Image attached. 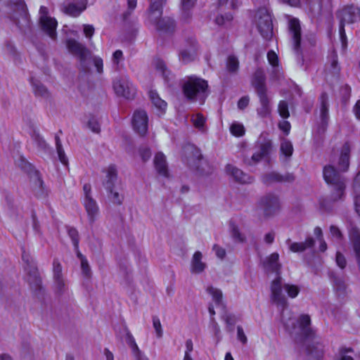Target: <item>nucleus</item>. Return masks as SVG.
Instances as JSON below:
<instances>
[{
  "mask_svg": "<svg viewBox=\"0 0 360 360\" xmlns=\"http://www.w3.org/2000/svg\"><path fill=\"white\" fill-rule=\"evenodd\" d=\"M354 147L353 142L346 141L339 149V155L336 162L337 168L332 165H327L323 169V176L328 185L345 181L346 179L341 172L349 170L351 152Z\"/></svg>",
  "mask_w": 360,
  "mask_h": 360,
  "instance_id": "obj_1",
  "label": "nucleus"
},
{
  "mask_svg": "<svg viewBox=\"0 0 360 360\" xmlns=\"http://www.w3.org/2000/svg\"><path fill=\"white\" fill-rule=\"evenodd\" d=\"M181 86L184 96L191 102L198 101L203 104L210 94L207 81L195 75L184 77L181 81Z\"/></svg>",
  "mask_w": 360,
  "mask_h": 360,
  "instance_id": "obj_2",
  "label": "nucleus"
},
{
  "mask_svg": "<svg viewBox=\"0 0 360 360\" xmlns=\"http://www.w3.org/2000/svg\"><path fill=\"white\" fill-rule=\"evenodd\" d=\"M251 84L256 91L260 104L257 109V115L262 118L269 117L271 112V106L267 94L266 75L262 68H259L255 71L252 76Z\"/></svg>",
  "mask_w": 360,
  "mask_h": 360,
  "instance_id": "obj_3",
  "label": "nucleus"
},
{
  "mask_svg": "<svg viewBox=\"0 0 360 360\" xmlns=\"http://www.w3.org/2000/svg\"><path fill=\"white\" fill-rule=\"evenodd\" d=\"M271 297L273 302L281 310L287 308L288 305L286 297L283 294L285 290L290 298H295L300 288L294 284L283 283L281 276H276L271 283Z\"/></svg>",
  "mask_w": 360,
  "mask_h": 360,
  "instance_id": "obj_4",
  "label": "nucleus"
},
{
  "mask_svg": "<svg viewBox=\"0 0 360 360\" xmlns=\"http://www.w3.org/2000/svg\"><path fill=\"white\" fill-rule=\"evenodd\" d=\"M117 180V170L114 165H110L107 169L106 179L103 182L108 198L115 205H120L124 200V195L120 193L115 188Z\"/></svg>",
  "mask_w": 360,
  "mask_h": 360,
  "instance_id": "obj_5",
  "label": "nucleus"
},
{
  "mask_svg": "<svg viewBox=\"0 0 360 360\" xmlns=\"http://www.w3.org/2000/svg\"><path fill=\"white\" fill-rule=\"evenodd\" d=\"M257 27L262 37L266 40H271L274 31L271 15L266 8H259L255 14Z\"/></svg>",
  "mask_w": 360,
  "mask_h": 360,
  "instance_id": "obj_6",
  "label": "nucleus"
},
{
  "mask_svg": "<svg viewBox=\"0 0 360 360\" xmlns=\"http://www.w3.org/2000/svg\"><path fill=\"white\" fill-rule=\"evenodd\" d=\"M199 44L193 35H189L184 39L183 44L179 51V59L187 64L194 61L198 55Z\"/></svg>",
  "mask_w": 360,
  "mask_h": 360,
  "instance_id": "obj_7",
  "label": "nucleus"
},
{
  "mask_svg": "<svg viewBox=\"0 0 360 360\" xmlns=\"http://www.w3.org/2000/svg\"><path fill=\"white\" fill-rule=\"evenodd\" d=\"M340 24H352L360 20V8L354 4L344 5L335 13Z\"/></svg>",
  "mask_w": 360,
  "mask_h": 360,
  "instance_id": "obj_8",
  "label": "nucleus"
},
{
  "mask_svg": "<svg viewBox=\"0 0 360 360\" xmlns=\"http://www.w3.org/2000/svg\"><path fill=\"white\" fill-rule=\"evenodd\" d=\"M151 13L148 12V20L155 27L157 31L164 34H173L176 29L175 20L170 17L162 18V15L154 13L153 18Z\"/></svg>",
  "mask_w": 360,
  "mask_h": 360,
  "instance_id": "obj_9",
  "label": "nucleus"
},
{
  "mask_svg": "<svg viewBox=\"0 0 360 360\" xmlns=\"http://www.w3.org/2000/svg\"><path fill=\"white\" fill-rule=\"evenodd\" d=\"M22 259L27 265L25 269L27 272V281L30 287L34 290H40L41 287V280L39 275L36 263L28 255H26L25 252H23L22 255Z\"/></svg>",
  "mask_w": 360,
  "mask_h": 360,
  "instance_id": "obj_10",
  "label": "nucleus"
},
{
  "mask_svg": "<svg viewBox=\"0 0 360 360\" xmlns=\"http://www.w3.org/2000/svg\"><path fill=\"white\" fill-rule=\"evenodd\" d=\"M288 35L294 51L298 56L302 58L301 49V26L298 19L292 18L289 20Z\"/></svg>",
  "mask_w": 360,
  "mask_h": 360,
  "instance_id": "obj_11",
  "label": "nucleus"
},
{
  "mask_svg": "<svg viewBox=\"0 0 360 360\" xmlns=\"http://www.w3.org/2000/svg\"><path fill=\"white\" fill-rule=\"evenodd\" d=\"M12 21L21 30L25 31L30 27V19L26 5L20 2L15 5L14 13L11 17Z\"/></svg>",
  "mask_w": 360,
  "mask_h": 360,
  "instance_id": "obj_12",
  "label": "nucleus"
},
{
  "mask_svg": "<svg viewBox=\"0 0 360 360\" xmlns=\"http://www.w3.org/2000/svg\"><path fill=\"white\" fill-rule=\"evenodd\" d=\"M320 121L317 125V133L324 135L329 122V102L327 93L323 92L320 96Z\"/></svg>",
  "mask_w": 360,
  "mask_h": 360,
  "instance_id": "obj_13",
  "label": "nucleus"
},
{
  "mask_svg": "<svg viewBox=\"0 0 360 360\" xmlns=\"http://www.w3.org/2000/svg\"><path fill=\"white\" fill-rule=\"evenodd\" d=\"M40 14V24L41 29L52 39H56V27L58 22L53 18L49 17V10L44 6H41L39 8Z\"/></svg>",
  "mask_w": 360,
  "mask_h": 360,
  "instance_id": "obj_14",
  "label": "nucleus"
},
{
  "mask_svg": "<svg viewBox=\"0 0 360 360\" xmlns=\"http://www.w3.org/2000/svg\"><path fill=\"white\" fill-rule=\"evenodd\" d=\"M259 205L266 217L275 214L281 208L278 197L273 193L264 195L260 199Z\"/></svg>",
  "mask_w": 360,
  "mask_h": 360,
  "instance_id": "obj_15",
  "label": "nucleus"
},
{
  "mask_svg": "<svg viewBox=\"0 0 360 360\" xmlns=\"http://www.w3.org/2000/svg\"><path fill=\"white\" fill-rule=\"evenodd\" d=\"M148 118L145 110H137L132 117V126L134 131L141 136H144L148 132Z\"/></svg>",
  "mask_w": 360,
  "mask_h": 360,
  "instance_id": "obj_16",
  "label": "nucleus"
},
{
  "mask_svg": "<svg viewBox=\"0 0 360 360\" xmlns=\"http://www.w3.org/2000/svg\"><path fill=\"white\" fill-rule=\"evenodd\" d=\"M67 48L70 53L79 60L81 63H84L87 56L90 54L89 50L85 45L74 39H70L67 41Z\"/></svg>",
  "mask_w": 360,
  "mask_h": 360,
  "instance_id": "obj_17",
  "label": "nucleus"
},
{
  "mask_svg": "<svg viewBox=\"0 0 360 360\" xmlns=\"http://www.w3.org/2000/svg\"><path fill=\"white\" fill-rule=\"evenodd\" d=\"M295 179V176L292 173L281 174L276 172H271L262 176V181L266 185H269L273 183H290L294 181Z\"/></svg>",
  "mask_w": 360,
  "mask_h": 360,
  "instance_id": "obj_18",
  "label": "nucleus"
},
{
  "mask_svg": "<svg viewBox=\"0 0 360 360\" xmlns=\"http://www.w3.org/2000/svg\"><path fill=\"white\" fill-rule=\"evenodd\" d=\"M87 0H73L72 2L61 6V11L65 14L78 17L86 8Z\"/></svg>",
  "mask_w": 360,
  "mask_h": 360,
  "instance_id": "obj_19",
  "label": "nucleus"
},
{
  "mask_svg": "<svg viewBox=\"0 0 360 360\" xmlns=\"http://www.w3.org/2000/svg\"><path fill=\"white\" fill-rule=\"evenodd\" d=\"M262 265L266 272L275 273L277 276H281L282 265L279 262V255L277 252H274L267 257Z\"/></svg>",
  "mask_w": 360,
  "mask_h": 360,
  "instance_id": "obj_20",
  "label": "nucleus"
},
{
  "mask_svg": "<svg viewBox=\"0 0 360 360\" xmlns=\"http://www.w3.org/2000/svg\"><path fill=\"white\" fill-rule=\"evenodd\" d=\"M226 172L228 174L231 175L236 181L241 184H251L254 181L252 176L231 164H228L226 166Z\"/></svg>",
  "mask_w": 360,
  "mask_h": 360,
  "instance_id": "obj_21",
  "label": "nucleus"
},
{
  "mask_svg": "<svg viewBox=\"0 0 360 360\" xmlns=\"http://www.w3.org/2000/svg\"><path fill=\"white\" fill-rule=\"evenodd\" d=\"M53 277L57 292H63L65 285L62 274V265L58 259L53 261Z\"/></svg>",
  "mask_w": 360,
  "mask_h": 360,
  "instance_id": "obj_22",
  "label": "nucleus"
},
{
  "mask_svg": "<svg viewBox=\"0 0 360 360\" xmlns=\"http://www.w3.org/2000/svg\"><path fill=\"white\" fill-rule=\"evenodd\" d=\"M328 276L332 281L334 290L338 296L345 295L347 290V284L344 276L338 274L333 271L328 272Z\"/></svg>",
  "mask_w": 360,
  "mask_h": 360,
  "instance_id": "obj_23",
  "label": "nucleus"
},
{
  "mask_svg": "<svg viewBox=\"0 0 360 360\" xmlns=\"http://www.w3.org/2000/svg\"><path fill=\"white\" fill-rule=\"evenodd\" d=\"M113 88L117 95L122 96L127 99L133 98L135 96V90L132 86L123 79H117L113 83Z\"/></svg>",
  "mask_w": 360,
  "mask_h": 360,
  "instance_id": "obj_24",
  "label": "nucleus"
},
{
  "mask_svg": "<svg viewBox=\"0 0 360 360\" xmlns=\"http://www.w3.org/2000/svg\"><path fill=\"white\" fill-rule=\"evenodd\" d=\"M153 163L155 170L160 175L166 178L169 177V174L166 157L162 153L158 152L155 154Z\"/></svg>",
  "mask_w": 360,
  "mask_h": 360,
  "instance_id": "obj_25",
  "label": "nucleus"
},
{
  "mask_svg": "<svg viewBox=\"0 0 360 360\" xmlns=\"http://www.w3.org/2000/svg\"><path fill=\"white\" fill-rule=\"evenodd\" d=\"M285 243L288 245L290 251L293 252H302L307 249L313 248L315 244V240L312 237H308L304 242L292 243L291 240L288 238Z\"/></svg>",
  "mask_w": 360,
  "mask_h": 360,
  "instance_id": "obj_26",
  "label": "nucleus"
},
{
  "mask_svg": "<svg viewBox=\"0 0 360 360\" xmlns=\"http://www.w3.org/2000/svg\"><path fill=\"white\" fill-rule=\"evenodd\" d=\"M84 206L87 212L90 223H94L99 212L96 201L92 197L87 196V198L84 199Z\"/></svg>",
  "mask_w": 360,
  "mask_h": 360,
  "instance_id": "obj_27",
  "label": "nucleus"
},
{
  "mask_svg": "<svg viewBox=\"0 0 360 360\" xmlns=\"http://www.w3.org/2000/svg\"><path fill=\"white\" fill-rule=\"evenodd\" d=\"M298 322L300 327L301 334L306 339L311 338L314 336V331L310 328V316L307 314H302L299 317Z\"/></svg>",
  "mask_w": 360,
  "mask_h": 360,
  "instance_id": "obj_28",
  "label": "nucleus"
},
{
  "mask_svg": "<svg viewBox=\"0 0 360 360\" xmlns=\"http://www.w3.org/2000/svg\"><path fill=\"white\" fill-rule=\"evenodd\" d=\"M332 188L330 199L333 202L343 200L345 197L346 181L330 185Z\"/></svg>",
  "mask_w": 360,
  "mask_h": 360,
  "instance_id": "obj_29",
  "label": "nucleus"
},
{
  "mask_svg": "<svg viewBox=\"0 0 360 360\" xmlns=\"http://www.w3.org/2000/svg\"><path fill=\"white\" fill-rule=\"evenodd\" d=\"M202 255L200 251H196L191 260V272L193 274H200L206 268L205 263L202 262Z\"/></svg>",
  "mask_w": 360,
  "mask_h": 360,
  "instance_id": "obj_30",
  "label": "nucleus"
},
{
  "mask_svg": "<svg viewBox=\"0 0 360 360\" xmlns=\"http://www.w3.org/2000/svg\"><path fill=\"white\" fill-rule=\"evenodd\" d=\"M257 143L259 149V151L265 158L268 157L273 150L271 141L266 137L261 136L257 141Z\"/></svg>",
  "mask_w": 360,
  "mask_h": 360,
  "instance_id": "obj_31",
  "label": "nucleus"
},
{
  "mask_svg": "<svg viewBox=\"0 0 360 360\" xmlns=\"http://www.w3.org/2000/svg\"><path fill=\"white\" fill-rule=\"evenodd\" d=\"M349 238L352 243L354 250L360 248V230L354 224H350L348 230Z\"/></svg>",
  "mask_w": 360,
  "mask_h": 360,
  "instance_id": "obj_32",
  "label": "nucleus"
},
{
  "mask_svg": "<svg viewBox=\"0 0 360 360\" xmlns=\"http://www.w3.org/2000/svg\"><path fill=\"white\" fill-rule=\"evenodd\" d=\"M31 84L35 96L45 98H48L49 97L50 94L48 89L39 81L32 78L31 79Z\"/></svg>",
  "mask_w": 360,
  "mask_h": 360,
  "instance_id": "obj_33",
  "label": "nucleus"
},
{
  "mask_svg": "<svg viewBox=\"0 0 360 360\" xmlns=\"http://www.w3.org/2000/svg\"><path fill=\"white\" fill-rule=\"evenodd\" d=\"M226 70L231 75H236L239 70V60L234 55H230L226 60Z\"/></svg>",
  "mask_w": 360,
  "mask_h": 360,
  "instance_id": "obj_34",
  "label": "nucleus"
},
{
  "mask_svg": "<svg viewBox=\"0 0 360 360\" xmlns=\"http://www.w3.org/2000/svg\"><path fill=\"white\" fill-rule=\"evenodd\" d=\"M149 96L154 106L161 112H165L167 104L164 100L160 98L158 93L155 91L151 90L149 92Z\"/></svg>",
  "mask_w": 360,
  "mask_h": 360,
  "instance_id": "obj_35",
  "label": "nucleus"
},
{
  "mask_svg": "<svg viewBox=\"0 0 360 360\" xmlns=\"http://www.w3.org/2000/svg\"><path fill=\"white\" fill-rule=\"evenodd\" d=\"M197 0H181V15L184 20H188L191 17V10L193 8Z\"/></svg>",
  "mask_w": 360,
  "mask_h": 360,
  "instance_id": "obj_36",
  "label": "nucleus"
},
{
  "mask_svg": "<svg viewBox=\"0 0 360 360\" xmlns=\"http://www.w3.org/2000/svg\"><path fill=\"white\" fill-rule=\"evenodd\" d=\"M267 59L269 64L273 67V74L276 79L280 77V72L278 68V57L277 54L272 50L267 53Z\"/></svg>",
  "mask_w": 360,
  "mask_h": 360,
  "instance_id": "obj_37",
  "label": "nucleus"
},
{
  "mask_svg": "<svg viewBox=\"0 0 360 360\" xmlns=\"http://www.w3.org/2000/svg\"><path fill=\"white\" fill-rule=\"evenodd\" d=\"M167 0H150V6L148 12L151 13V17H154V13L158 15L162 14V8L164 4H166Z\"/></svg>",
  "mask_w": 360,
  "mask_h": 360,
  "instance_id": "obj_38",
  "label": "nucleus"
},
{
  "mask_svg": "<svg viewBox=\"0 0 360 360\" xmlns=\"http://www.w3.org/2000/svg\"><path fill=\"white\" fill-rule=\"evenodd\" d=\"M307 352L309 354L314 356L316 360H320L323 356V346L321 343L317 342L311 347L308 346Z\"/></svg>",
  "mask_w": 360,
  "mask_h": 360,
  "instance_id": "obj_39",
  "label": "nucleus"
},
{
  "mask_svg": "<svg viewBox=\"0 0 360 360\" xmlns=\"http://www.w3.org/2000/svg\"><path fill=\"white\" fill-rule=\"evenodd\" d=\"M206 290L212 295V300L214 301L217 306H224L222 302L223 295L221 290L212 286H209L207 288Z\"/></svg>",
  "mask_w": 360,
  "mask_h": 360,
  "instance_id": "obj_40",
  "label": "nucleus"
},
{
  "mask_svg": "<svg viewBox=\"0 0 360 360\" xmlns=\"http://www.w3.org/2000/svg\"><path fill=\"white\" fill-rule=\"evenodd\" d=\"M231 235L236 242L243 243L245 240V236L240 233L238 226L233 221L229 223Z\"/></svg>",
  "mask_w": 360,
  "mask_h": 360,
  "instance_id": "obj_41",
  "label": "nucleus"
},
{
  "mask_svg": "<svg viewBox=\"0 0 360 360\" xmlns=\"http://www.w3.org/2000/svg\"><path fill=\"white\" fill-rule=\"evenodd\" d=\"M280 150L286 158H290L293 153V146L291 141L283 139L281 143Z\"/></svg>",
  "mask_w": 360,
  "mask_h": 360,
  "instance_id": "obj_42",
  "label": "nucleus"
},
{
  "mask_svg": "<svg viewBox=\"0 0 360 360\" xmlns=\"http://www.w3.org/2000/svg\"><path fill=\"white\" fill-rule=\"evenodd\" d=\"M65 228L69 237L71 238L74 249H77V245H79V236L77 230L70 226H66Z\"/></svg>",
  "mask_w": 360,
  "mask_h": 360,
  "instance_id": "obj_43",
  "label": "nucleus"
},
{
  "mask_svg": "<svg viewBox=\"0 0 360 360\" xmlns=\"http://www.w3.org/2000/svg\"><path fill=\"white\" fill-rule=\"evenodd\" d=\"M330 72L334 77L338 78L340 72V68L338 65L337 54L334 53L330 56Z\"/></svg>",
  "mask_w": 360,
  "mask_h": 360,
  "instance_id": "obj_44",
  "label": "nucleus"
},
{
  "mask_svg": "<svg viewBox=\"0 0 360 360\" xmlns=\"http://www.w3.org/2000/svg\"><path fill=\"white\" fill-rule=\"evenodd\" d=\"M329 229L331 237L335 240L337 243H342L344 240V235L341 230L335 225H331Z\"/></svg>",
  "mask_w": 360,
  "mask_h": 360,
  "instance_id": "obj_45",
  "label": "nucleus"
},
{
  "mask_svg": "<svg viewBox=\"0 0 360 360\" xmlns=\"http://www.w3.org/2000/svg\"><path fill=\"white\" fill-rule=\"evenodd\" d=\"M31 137L39 149H46L47 144L45 140L37 131H34L31 135Z\"/></svg>",
  "mask_w": 360,
  "mask_h": 360,
  "instance_id": "obj_46",
  "label": "nucleus"
},
{
  "mask_svg": "<svg viewBox=\"0 0 360 360\" xmlns=\"http://www.w3.org/2000/svg\"><path fill=\"white\" fill-rule=\"evenodd\" d=\"M278 112L279 115L284 119L290 117L288 104L285 101H281L279 102L278 105Z\"/></svg>",
  "mask_w": 360,
  "mask_h": 360,
  "instance_id": "obj_47",
  "label": "nucleus"
},
{
  "mask_svg": "<svg viewBox=\"0 0 360 360\" xmlns=\"http://www.w3.org/2000/svg\"><path fill=\"white\" fill-rule=\"evenodd\" d=\"M125 340L128 346L131 349L132 353L140 350L137 344L136 343L134 338L128 330H127Z\"/></svg>",
  "mask_w": 360,
  "mask_h": 360,
  "instance_id": "obj_48",
  "label": "nucleus"
},
{
  "mask_svg": "<svg viewBox=\"0 0 360 360\" xmlns=\"http://www.w3.org/2000/svg\"><path fill=\"white\" fill-rule=\"evenodd\" d=\"M231 133L236 136H242L245 134V128L242 124L233 123L230 127Z\"/></svg>",
  "mask_w": 360,
  "mask_h": 360,
  "instance_id": "obj_49",
  "label": "nucleus"
},
{
  "mask_svg": "<svg viewBox=\"0 0 360 360\" xmlns=\"http://www.w3.org/2000/svg\"><path fill=\"white\" fill-rule=\"evenodd\" d=\"M191 121L193 122V124L195 126V127L201 129L204 127L205 118L202 114L198 113L192 116Z\"/></svg>",
  "mask_w": 360,
  "mask_h": 360,
  "instance_id": "obj_50",
  "label": "nucleus"
},
{
  "mask_svg": "<svg viewBox=\"0 0 360 360\" xmlns=\"http://www.w3.org/2000/svg\"><path fill=\"white\" fill-rule=\"evenodd\" d=\"M153 326L155 330L157 337L159 338H162L163 335L162 325L159 318L156 316H153Z\"/></svg>",
  "mask_w": 360,
  "mask_h": 360,
  "instance_id": "obj_51",
  "label": "nucleus"
},
{
  "mask_svg": "<svg viewBox=\"0 0 360 360\" xmlns=\"http://www.w3.org/2000/svg\"><path fill=\"white\" fill-rule=\"evenodd\" d=\"M193 350V344L191 339H188L186 342V350L184 353V360H193L191 353Z\"/></svg>",
  "mask_w": 360,
  "mask_h": 360,
  "instance_id": "obj_52",
  "label": "nucleus"
},
{
  "mask_svg": "<svg viewBox=\"0 0 360 360\" xmlns=\"http://www.w3.org/2000/svg\"><path fill=\"white\" fill-rule=\"evenodd\" d=\"M233 19V15L231 13H226L224 15H219L215 18L216 24L219 25H224L226 22H230Z\"/></svg>",
  "mask_w": 360,
  "mask_h": 360,
  "instance_id": "obj_53",
  "label": "nucleus"
},
{
  "mask_svg": "<svg viewBox=\"0 0 360 360\" xmlns=\"http://www.w3.org/2000/svg\"><path fill=\"white\" fill-rule=\"evenodd\" d=\"M335 262L338 267L341 269H344L347 266V259L344 255L340 252L338 251L335 256Z\"/></svg>",
  "mask_w": 360,
  "mask_h": 360,
  "instance_id": "obj_54",
  "label": "nucleus"
},
{
  "mask_svg": "<svg viewBox=\"0 0 360 360\" xmlns=\"http://www.w3.org/2000/svg\"><path fill=\"white\" fill-rule=\"evenodd\" d=\"M88 127L94 133L98 134L101 131L100 124L95 117L89 119L88 121Z\"/></svg>",
  "mask_w": 360,
  "mask_h": 360,
  "instance_id": "obj_55",
  "label": "nucleus"
},
{
  "mask_svg": "<svg viewBox=\"0 0 360 360\" xmlns=\"http://www.w3.org/2000/svg\"><path fill=\"white\" fill-rule=\"evenodd\" d=\"M137 0H127L128 11L123 13V19L127 20L136 6Z\"/></svg>",
  "mask_w": 360,
  "mask_h": 360,
  "instance_id": "obj_56",
  "label": "nucleus"
},
{
  "mask_svg": "<svg viewBox=\"0 0 360 360\" xmlns=\"http://www.w3.org/2000/svg\"><path fill=\"white\" fill-rule=\"evenodd\" d=\"M139 155L143 162H146L151 157V151L148 148H141L139 149Z\"/></svg>",
  "mask_w": 360,
  "mask_h": 360,
  "instance_id": "obj_57",
  "label": "nucleus"
},
{
  "mask_svg": "<svg viewBox=\"0 0 360 360\" xmlns=\"http://www.w3.org/2000/svg\"><path fill=\"white\" fill-rule=\"evenodd\" d=\"M33 181L34 186L39 187L40 189L43 190L44 181L39 174L38 171H35L33 174Z\"/></svg>",
  "mask_w": 360,
  "mask_h": 360,
  "instance_id": "obj_58",
  "label": "nucleus"
},
{
  "mask_svg": "<svg viewBox=\"0 0 360 360\" xmlns=\"http://www.w3.org/2000/svg\"><path fill=\"white\" fill-rule=\"evenodd\" d=\"M123 58H124L122 51L121 50H117L112 54V63L115 65L117 67H118L120 62L122 60Z\"/></svg>",
  "mask_w": 360,
  "mask_h": 360,
  "instance_id": "obj_59",
  "label": "nucleus"
},
{
  "mask_svg": "<svg viewBox=\"0 0 360 360\" xmlns=\"http://www.w3.org/2000/svg\"><path fill=\"white\" fill-rule=\"evenodd\" d=\"M250 103V97L248 96H244L241 97L238 101L237 106L240 110H244L248 107Z\"/></svg>",
  "mask_w": 360,
  "mask_h": 360,
  "instance_id": "obj_60",
  "label": "nucleus"
},
{
  "mask_svg": "<svg viewBox=\"0 0 360 360\" xmlns=\"http://www.w3.org/2000/svg\"><path fill=\"white\" fill-rule=\"evenodd\" d=\"M222 319L225 321L227 325L233 326L236 323V319L231 314L225 311L222 315Z\"/></svg>",
  "mask_w": 360,
  "mask_h": 360,
  "instance_id": "obj_61",
  "label": "nucleus"
},
{
  "mask_svg": "<svg viewBox=\"0 0 360 360\" xmlns=\"http://www.w3.org/2000/svg\"><path fill=\"white\" fill-rule=\"evenodd\" d=\"M353 188L354 195H360V171L357 173L354 179Z\"/></svg>",
  "mask_w": 360,
  "mask_h": 360,
  "instance_id": "obj_62",
  "label": "nucleus"
},
{
  "mask_svg": "<svg viewBox=\"0 0 360 360\" xmlns=\"http://www.w3.org/2000/svg\"><path fill=\"white\" fill-rule=\"evenodd\" d=\"M81 268L82 271L85 276L89 277L91 276V268L87 259L81 262Z\"/></svg>",
  "mask_w": 360,
  "mask_h": 360,
  "instance_id": "obj_63",
  "label": "nucleus"
},
{
  "mask_svg": "<svg viewBox=\"0 0 360 360\" xmlns=\"http://www.w3.org/2000/svg\"><path fill=\"white\" fill-rule=\"evenodd\" d=\"M94 32L95 29L92 25H84V34L86 38L91 39Z\"/></svg>",
  "mask_w": 360,
  "mask_h": 360,
  "instance_id": "obj_64",
  "label": "nucleus"
}]
</instances>
